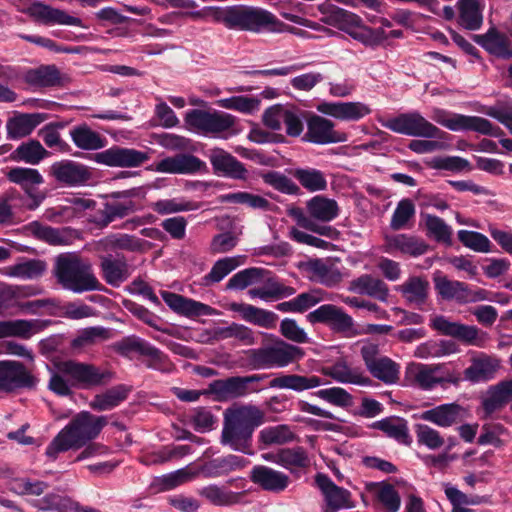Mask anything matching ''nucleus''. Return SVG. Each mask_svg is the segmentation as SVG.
<instances>
[{"instance_id":"1","label":"nucleus","mask_w":512,"mask_h":512,"mask_svg":"<svg viewBox=\"0 0 512 512\" xmlns=\"http://www.w3.org/2000/svg\"><path fill=\"white\" fill-rule=\"evenodd\" d=\"M48 389L59 397H72L74 389L89 390L105 386L113 379V372L92 363L63 360L54 364Z\"/></svg>"},{"instance_id":"2","label":"nucleus","mask_w":512,"mask_h":512,"mask_svg":"<svg viewBox=\"0 0 512 512\" xmlns=\"http://www.w3.org/2000/svg\"><path fill=\"white\" fill-rule=\"evenodd\" d=\"M263 422L264 414L256 406L246 405L227 409L224 413L220 442L234 451L253 455V433Z\"/></svg>"},{"instance_id":"3","label":"nucleus","mask_w":512,"mask_h":512,"mask_svg":"<svg viewBox=\"0 0 512 512\" xmlns=\"http://www.w3.org/2000/svg\"><path fill=\"white\" fill-rule=\"evenodd\" d=\"M107 423L106 416H96L89 411H81L52 439L46 447L45 454L55 461L60 453L83 448L98 437Z\"/></svg>"},{"instance_id":"4","label":"nucleus","mask_w":512,"mask_h":512,"mask_svg":"<svg viewBox=\"0 0 512 512\" xmlns=\"http://www.w3.org/2000/svg\"><path fill=\"white\" fill-rule=\"evenodd\" d=\"M213 18L229 30L251 33L281 32L285 27V24L276 15L258 6L218 7L213 12Z\"/></svg>"},{"instance_id":"5","label":"nucleus","mask_w":512,"mask_h":512,"mask_svg":"<svg viewBox=\"0 0 512 512\" xmlns=\"http://www.w3.org/2000/svg\"><path fill=\"white\" fill-rule=\"evenodd\" d=\"M319 12L323 15L321 21L347 33L354 40L365 46L375 47L387 40L383 27L372 28L363 24L362 18L348 10L331 3L318 5Z\"/></svg>"},{"instance_id":"6","label":"nucleus","mask_w":512,"mask_h":512,"mask_svg":"<svg viewBox=\"0 0 512 512\" xmlns=\"http://www.w3.org/2000/svg\"><path fill=\"white\" fill-rule=\"evenodd\" d=\"M54 274L58 283L74 293L101 290V283L89 263L76 253H61L55 258Z\"/></svg>"},{"instance_id":"7","label":"nucleus","mask_w":512,"mask_h":512,"mask_svg":"<svg viewBox=\"0 0 512 512\" xmlns=\"http://www.w3.org/2000/svg\"><path fill=\"white\" fill-rule=\"evenodd\" d=\"M247 359L253 369L284 368L304 357L302 348L276 338L271 344L249 349Z\"/></svg>"},{"instance_id":"8","label":"nucleus","mask_w":512,"mask_h":512,"mask_svg":"<svg viewBox=\"0 0 512 512\" xmlns=\"http://www.w3.org/2000/svg\"><path fill=\"white\" fill-rule=\"evenodd\" d=\"M433 284L437 295L444 301H454L459 305L493 301L494 293L479 287H472L466 282L451 280L441 271L433 274Z\"/></svg>"},{"instance_id":"9","label":"nucleus","mask_w":512,"mask_h":512,"mask_svg":"<svg viewBox=\"0 0 512 512\" xmlns=\"http://www.w3.org/2000/svg\"><path fill=\"white\" fill-rule=\"evenodd\" d=\"M269 377V374H251L217 379L209 383L204 393L213 395L214 399L219 402L238 399L260 392L262 389L257 384Z\"/></svg>"},{"instance_id":"10","label":"nucleus","mask_w":512,"mask_h":512,"mask_svg":"<svg viewBox=\"0 0 512 512\" xmlns=\"http://www.w3.org/2000/svg\"><path fill=\"white\" fill-rule=\"evenodd\" d=\"M380 124L392 132L423 138L447 139L448 133L425 119L419 112L401 113L388 119H380Z\"/></svg>"},{"instance_id":"11","label":"nucleus","mask_w":512,"mask_h":512,"mask_svg":"<svg viewBox=\"0 0 512 512\" xmlns=\"http://www.w3.org/2000/svg\"><path fill=\"white\" fill-rule=\"evenodd\" d=\"M88 159L107 167L138 168L150 159V155L135 148L112 145L100 152L89 154Z\"/></svg>"},{"instance_id":"12","label":"nucleus","mask_w":512,"mask_h":512,"mask_svg":"<svg viewBox=\"0 0 512 512\" xmlns=\"http://www.w3.org/2000/svg\"><path fill=\"white\" fill-rule=\"evenodd\" d=\"M306 320L312 324H321L332 332L350 336L354 330L353 318L342 307L334 304H323L306 315Z\"/></svg>"},{"instance_id":"13","label":"nucleus","mask_w":512,"mask_h":512,"mask_svg":"<svg viewBox=\"0 0 512 512\" xmlns=\"http://www.w3.org/2000/svg\"><path fill=\"white\" fill-rule=\"evenodd\" d=\"M38 379L19 361H0V392L13 393L36 388Z\"/></svg>"},{"instance_id":"14","label":"nucleus","mask_w":512,"mask_h":512,"mask_svg":"<svg viewBox=\"0 0 512 512\" xmlns=\"http://www.w3.org/2000/svg\"><path fill=\"white\" fill-rule=\"evenodd\" d=\"M49 175L62 187L85 186L93 177L90 167L70 159L52 163Z\"/></svg>"},{"instance_id":"15","label":"nucleus","mask_w":512,"mask_h":512,"mask_svg":"<svg viewBox=\"0 0 512 512\" xmlns=\"http://www.w3.org/2000/svg\"><path fill=\"white\" fill-rule=\"evenodd\" d=\"M307 131L302 140L316 145L345 142L348 136L345 132L335 130V123L320 115L310 113L306 118Z\"/></svg>"},{"instance_id":"16","label":"nucleus","mask_w":512,"mask_h":512,"mask_svg":"<svg viewBox=\"0 0 512 512\" xmlns=\"http://www.w3.org/2000/svg\"><path fill=\"white\" fill-rule=\"evenodd\" d=\"M6 176L11 183L19 185L25 194L30 197L28 210L37 209L45 200L46 194L38 189V186L44 183V178L37 169L13 167L7 172Z\"/></svg>"},{"instance_id":"17","label":"nucleus","mask_w":512,"mask_h":512,"mask_svg":"<svg viewBox=\"0 0 512 512\" xmlns=\"http://www.w3.org/2000/svg\"><path fill=\"white\" fill-rule=\"evenodd\" d=\"M186 123L204 133H221L229 130L235 123V117L222 111L192 109L187 112Z\"/></svg>"},{"instance_id":"18","label":"nucleus","mask_w":512,"mask_h":512,"mask_svg":"<svg viewBox=\"0 0 512 512\" xmlns=\"http://www.w3.org/2000/svg\"><path fill=\"white\" fill-rule=\"evenodd\" d=\"M208 158L215 175L233 180H247L249 172L245 165L224 149H212Z\"/></svg>"},{"instance_id":"19","label":"nucleus","mask_w":512,"mask_h":512,"mask_svg":"<svg viewBox=\"0 0 512 512\" xmlns=\"http://www.w3.org/2000/svg\"><path fill=\"white\" fill-rule=\"evenodd\" d=\"M157 172L170 174H196L207 172L204 161L190 153H178L160 160L155 167Z\"/></svg>"},{"instance_id":"20","label":"nucleus","mask_w":512,"mask_h":512,"mask_svg":"<svg viewBox=\"0 0 512 512\" xmlns=\"http://www.w3.org/2000/svg\"><path fill=\"white\" fill-rule=\"evenodd\" d=\"M430 326L442 335L451 336L468 345L480 346V330L476 326L451 322L443 315L434 317Z\"/></svg>"},{"instance_id":"21","label":"nucleus","mask_w":512,"mask_h":512,"mask_svg":"<svg viewBox=\"0 0 512 512\" xmlns=\"http://www.w3.org/2000/svg\"><path fill=\"white\" fill-rule=\"evenodd\" d=\"M249 478L263 491L276 494L285 491L290 484V478L287 474L265 465L253 466Z\"/></svg>"},{"instance_id":"22","label":"nucleus","mask_w":512,"mask_h":512,"mask_svg":"<svg viewBox=\"0 0 512 512\" xmlns=\"http://www.w3.org/2000/svg\"><path fill=\"white\" fill-rule=\"evenodd\" d=\"M27 14L45 25L59 24L85 27L80 18L71 16L66 11L54 8L41 1H34L27 9Z\"/></svg>"},{"instance_id":"23","label":"nucleus","mask_w":512,"mask_h":512,"mask_svg":"<svg viewBox=\"0 0 512 512\" xmlns=\"http://www.w3.org/2000/svg\"><path fill=\"white\" fill-rule=\"evenodd\" d=\"M164 302L175 313L185 317L210 316L215 314V309L207 304L186 298L180 294L169 291H161Z\"/></svg>"},{"instance_id":"24","label":"nucleus","mask_w":512,"mask_h":512,"mask_svg":"<svg viewBox=\"0 0 512 512\" xmlns=\"http://www.w3.org/2000/svg\"><path fill=\"white\" fill-rule=\"evenodd\" d=\"M429 245L421 238L409 234L386 235L384 251L389 254L400 252L411 257H418L428 251Z\"/></svg>"},{"instance_id":"25","label":"nucleus","mask_w":512,"mask_h":512,"mask_svg":"<svg viewBox=\"0 0 512 512\" xmlns=\"http://www.w3.org/2000/svg\"><path fill=\"white\" fill-rule=\"evenodd\" d=\"M472 39L489 54L497 58L504 60L512 58V47L508 36L494 26L490 27L484 34H474Z\"/></svg>"},{"instance_id":"26","label":"nucleus","mask_w":512,"mask_h":512,"mask_svg":"<svg viewBox=\"0 0 512 512\" xmlns=\"http://www.w3.org/2000/svg\"><path fill=\"white\" fill-rule=\"evenodd\" d=\"M315 482L324 495L326 505L340 510L353 507L351 492L337 486L328 475L317 473Z\"/></svg>"},{"instance_id":"27","label":"nucleus","mask_w":512,"mask_h":512,"mask_svg":"<svg viewBox=\"0 0 512 512\" xmlns=\"http://www.w3.org/2000/svg\"><path fill=\"white\" fill-rule=\"evenodd\" d=\"M229 310L239 313L246 322L265 329H274L279 319L273 311L247 303L232 302L229 305Z\"/></svg>"},{"instance_id":"28","label":"nucleus","mask_w":512,"mask_h":512,"mask_svg":"<svg viewBox=\"0 0 512 512\" xmlns=\"http://www.w3.org/2000/svg\"><path fill=\"white\" fill-rule=\"evenodd\" d=\"M328 382L317 375H299V374H285L279 373L276 377L270 380L269 388L275 389H290L295 392H302L305 390L313 389Z\"/></svg>"},{"instance_id":"29","label":"nucleus","mask_w":512,"mask_h":512,"mask_svg":"<svg viewBox=\"0 0 512 512\" xmlns=\"http://www.w3.org/2000/svg\"><path fill=\"white\" fill-rule=\"evenodd\" d=\"M47 325V321L37 319L3 320L0 321V339L17 337L27 340L36 332L43 330Z\"/></svg>"},{"instance_id":"30","label":"nucleus","mask_w":512,"mask_h":512,"mask_svg":"<svg viewBox=\"0 0 512 512\" xmlns=\"http://www.w3.org/2000/svg\"><path fill=\"white\" fill-rule=\"evenodd\" d=\"M463 411L462 406L457 403H446L423 411L420 419L447 428L461 422Z\"/></svg>"},{"instance_id":"31","label":"nucleus","mask_w":512,"mask_h":512,"mask_svg":"<svg viewBox=\"0 0 512 512\" xmlns=\"http://www.w3.org/2000/svg\"><path fill=\"white\" fill-rule=\"evenodd\" d=\"M45 118L46 115L42 113L16 112L6 122L7 137L9 139H20L28 136Z\"/></svg>"},{"instance_id":"32","label":"nucleus","mask_w":512,"mask_h":512,"mask_svg":"<svg viewBox=\"0 0 512 512\" xmlns=\"http://www.w3.org/2000/svg\"><path fill=\"white\" fill-rule=\"evenodd\" d=\"M100 260L102 277L107 284L113 287H119L129 278V265L123 256L114 257L109 254L101 256Z\"/></svg>"},{"instance_id":"33","label":"nucleus","mask_w":512,"mask_h":512,"mask_svg":"<svg viewBox=\"0 0 512 512\" xmlns=\"http://www.w3.org/2000/svg\"><path fill=\"white\" fill-rule=\"evenodd\" d=\"M248 464V460L242 456L229 454L224 457L214 458L206 462L201 467V472L205 477L215 478L226 475L230 472L243 469Z\"/></svg>"},{"instance_id":"34","label":"nucleus","mask_w":512,"mask_h":512,"mask_svg":"<svg viewBox=\"0 0 512 512\" xmlns=\"http://www.w3.org/2000/svg\"><path fill=\"white\" fill-rule=\"evenodd\" d=\"M370 427L382 431L387 437L396 440L400 444L409 446L412 443L408 424L404 418L398 416L386 417L372 423Z\"/></svg>"},{"instance_id":"35","label":"nucleus","mask_w":512,"mask_h":512,"mask_svg":"<svg viewBox=\"0 0 512 512\" xmlns=\"http://www.w3.org/2000/svg\"><path fill=\"white\" fill-rule=\"evenodd\" d=\"M27 84L34 87L50 88L62 85L60 70L55 65H41L29 69L24 76Z\"/></svg>"},{"instance_id":"36","label":"nucleus","mask_w":512,"mask_h":512,"mask_svg":"<svg viewBox=\"0 0 512 512\" xmlns=\"http://www.w3.org/2000/svg\"><path fill=\"white\" fill-rule=\"evenodd\" d=\"M309 218L324 223L334 220L339 215V206L334 199L323 195L312 197L306 204Z\"/></svg>"},{"instance_id":"37","label":"nucleus","mask_w":512,"mask_h":512,"mask_svg":"<svg viewBox=\"0 0 512 512\" xmlns=\"http://www.w3.org/2000/svg\"><path fill=\"white\" fill-rule=\"evenodd\" d=\"M439 369L438 366L416 364L408 370V373L413 377L417 386L423 390H430L436 384L443 382L458 383V378L455 377H437L435 374Z\"/></svg>"},{"instance_id":"38","label":"nucleus","mask_w":512,"mask_h":512,"mask_svg":"<svg viewBox=\"0 0 512 512\" xmlns=\"http://www.w3.org/2000/svg\"><path fill=\"white\" fill-rule=\"evenodd\" d=\"M512 400V378L510 380L501 381L497 385L492 386L489 396L482 402V407L487 416L501 409Z\"/></svg>"},{"instance_id":"39","label":"nucleus","mask_w":512,"mask_h":512,"mask_svg":"<svg viewBox=\"0 0 512 512\" xmlns=\"http://www.w3.org/2000/svg\"><path fill=\"white\" fill-rule=\"evenodd\" d=\"M70 136L76 147L82 150H98L106 146L107 140L88 125L82 124L70 130Z\"/></svg>"},{"instance_id":"40","label":"nucleus","mask_w":512,"mask_h":512,"mask_svg":"<svg viewBox=\"0 0 512 512\" xmlns=\"http://www.w3.org/2000/svg\"><path fill=\"white\" fill-rule=\"evenodd\" d=\"M198 494L214 506H231L239 504L244 496V492H234L215 484L202 487L198 490Z\"/></svg>"},{"instance_id":"41","label":"nucleus","mask_w":512,"mask_h":512,"mask_svg":"<svg viewBox=\"0 0 512 512\" xmlns=\"http://www.w3.org/2000/svg\"><path fill=\"white\" fill-rule=\"evenodd\" d=\"M499 367L497 360L484 356L475 358L469 367L464 370L465 379L478 383L491 380Z\"/></svg>"},{"instance_id":"42","label":"nucleus","mask_w":512,"mask_h":512,"mask_svg":"<svg viewBox=\"0 0 512 512\" xmlns=\"http://www.w3.org/2000/svg\"><path fill=\"white\" fill-rule=\"evenodd\" d=\"M49 152L37 140L21 143L9 156L12 161L25 162L30 165L39 164Z\"/></svg>"},{"instance_id":"43","label":"nucleus","mask_w":512,"mask_h":512,"mask_svg":"<svg viewBox=\"0 0 512 512\" xmlns=\"http://www.w3.org/2000/svg\"><path fill=\"white\" fill-rule=\"evenodd\" d=\"M130 388L124 384L108 389L105 393L97 394L90 402V407L95 411H107L120 405L127 399Z\"/></svg>"},{"instance_id":"44","label":"nucleus","mask_w":512,"mask_h":512,"mask_svg":"<svg viewBox=\"0 0 512 512\" xmlns=\"http://www.w3.org/2000/svg\"><path fill=\"white\" fill-rule=\"evenodd\" d=\"M136 211V204L129 200L127 202H106L104 209L99 211L95 223L101 227H107L115 219L124 218Z\"/></svg>"},{"instance_id":"45","label":"nucleus","mask_w":512,"mask_h":512,"mask_svg":"<svg viewBox=\"0 0 512 512\" xmlns=\"http://www.w3.org/2000/svg\"><path fill=\"white\" fill-rule=\"evenodd\" d=\"M220 203H234L247 205L252 209L273 211L275 205L266 198L245 191L222 194L218 197Z\"/></svg>"},{"instance_id":"46","label":"nucleus","mask_w":512,"mask_h":512,"mask_svg":"<svg viewBox=\"0 0 512 512\" xmlns=\"http://www.w3.org/2000/svg\"><path fill=\"white\" fill-rule=\"evenodd\" d=\"M290 174L309 192L323 191L327 188V179L321 170L316 168H296Z\"/></svg>"},{"instance_id":"47","label":"nucleus","mask_w":512,"mask_h":512,"mask_svg":"<svg viewBox=\"0 0 512 512\" xmlns=\"http://www.w3.org/2000/svg\"><path fill=\"white\" fill-rule=\"evenodd\" d=\"M287 213L288 216L296 221L299 227L305 230L330 239H335L339 234L338 230L332 226L316 223L313 219L309 218L300 207L292 206L288 209Z\"/></svg>"},{"instance_id":"48","label":"nucleus","mask_w":512,"mask_h":512,"mask_svg":"<svg viewBox=\"0 0 512 512\" xmlns=\"http://www.w3.org/2000/svg\"><path fill=\"white\" fill-rule=\"evenodd\" d=\"M352 285L360 294H366L380 301H386L389 295L387 284L383 280L375 278L370 274L361 275L353 280Z\"/></svg>"},{"instance_id":"49","label":"nucleus","mask_w":512,"mask_h":512,"mask_svg":"<svg viewBox=\"0 0 512 512\" xmlns=\"http://www.w3.org/2000/svg\"><path fill=\"white\" fill-rule=\"evenodd\" d=\"M277 464L293 472L294 469L309 467L310 459L302 446L281 448L278 450Z\"/></svg>"},{"instance_id":"50","label":"nucleus","mask_w":512,"mask_h":512,"mask_svg":"<svg viewBox=\"0 0 512 512\" xmlns=\"http://www.w3.org/2000/svg\"><path fill=\"white\" fill-rule=\"evenodd\" d=\"M202 207V202L187 200L183 197L161 199L152 203L151 208L160 215H169L179 212L198 210Z\"/></svg>"},{"instance_id":"51","label":"nucleus","mask_w":512,"mask_h":512,"mask_svg":"<svg viewBox=\"0 0 512 512\" xmlns=\"http://www.w3.org/2000/svg\"><path fill=\"white\" fill-rule=\"evenodd\" d=\"M459 23L467 30H478L483 22L482 12L477 0H459Z\"/></svg>"},{"instance_id":"52","label":"nucleus","mask_w":512,"mask_h":512,"mask_svg":"<svg viewBox=\"0 0 512 512\" xmlns=\"http://www.w3.org/2000/svg\"><path fill=\"white\" fill-rule=\"evenodd\" d=\"M259 442L268 447L271 445H284L295 439V434L285 424L263 428L258 435Z\"/></svg>"},{"instance_id":"53","label":"nucleus","mask_w":512,"mask_h":512,"mask_svg":"<svg viewBox=\"0 0 512 512\" xmlns=\"http://www.w3.org/2000/svg\"><path fill=\"white\" fill-rule=\"evenodd\" d=\"M47 269L45 261L40 259H25L24 261L7 268V274L21 279H35L41 277Z\"/></svg>"},{"instance_id":"54","label":"nucleus","mask_w":512,"mask_h":512,"mask_svg":"<svg viewBox=\"0 0 512 512\" xmlns=\"http://www.w3.org/2000/svg\"><path fill=\"white\" fill-rule=\"evenodd\" d=\"M324 373L340 383H352L357 385H367L370 383L368 377L350 369L345 362H336L332 367L326 369Z\"/></svg>"},{"instance_id":"55","label":"nucleus","mask_w":512,"mask_h":512,"mask_svg":"<svg viewBox=\"0 0 512 512\" xmlns=\"http://www.w3.org/2000/svg\"><path fill=\"white\" fill-rule=\"evenodd\" d=\"M108 338V329L101 326L88 327L79 332L77 337L71 341L70 347L74 351H80L83 348L95 345L99 340H107Z\"/></svg>"},{"instance_id":"56","label":"nucleus","mask_w":512,"mask_h":512,"mask_svg":"<svg viewBox=\"0 0 512 512\" xmlns=\"http://www.w3.org/2000/svg\"><path fill=\"white\" fill-rule=\"evenodd\" d=\"M265 272V269L258 267H250L243 269L234 274L228 280L226 284V289L244 290L248 286L260 282Z\"/></svg>"},{"instance_id":"57","label":"nucleus","mask_w":512,"mask_h":512,"mask_svg":"<svg viewBox=\"0 0 512 512\" xmlns=\"http://www.w3.org/2000/svg\"><path fill=\"white\" fill-rule=\"evenodd\" d=\"M263 182L275 190L287 195L301 194L300 187L295 184L289 177L275 170L267 171L261 174Z\"/></svg>"},{"instance_id":"58","label":"nucleus","mask_w":512,"mask_h":512,"mask_svg":"<svg viewBox=\"0 0 512 512\" xmlns=\"http://www.w3.org/2000/svg\"><path fill=\"white\" fill-rule=\"evenodd\" d=\"M310 113L295 106L287 108L282 116L286 134L290 137H299L304 131V121L306 122Z\"/></svg>"},{"instance_id":"59","label":"nucleus","mask_w":512,"mask_h":512,"mask_svg":"<svg viewBox=\"0 0 512 512\" xmlns=\"http://www.w3.org/2000/svg\"><path fill=\"white\" fill-rule=\"evenodd\" d=\"M239 265L237 258L225 257L217 260L212 266L210 272L202 278L201 284L209 286L211 284L219 283L228 274H230Z\"/></svg>"},{"instance_id":"60","label":"nucleus","mask_w":512,"mask_h":512,"mask_svg":"<svg viewBox=\"0 0 512 512\" xmlns=\"http://www.w3.org/2000/svg\"><path fill=\"white\" fill-rule=\"evenodd\" d=\"M433 119L451 131H468L471 116L436 109Z\"/></svg>"},{"instance_id":"61","label":"nucleus","mask_w":512,"mask_h":512,"mask_svg":"<svg viewBox=\"0 0 512 512\" xmlns=\"http://www.w3.org/2000/svg\"><path fill=\"white\" fill-rule=\"evenodd\" d=\"M214 334L219 340L235 338L245 345H253L255 343V336L252 329L238 323H232L227 327H218L215 329Z\"/></svg>"},{"instance_id":"62","label":"nucleus","mask_w":512,"mask_h":512,"mask_svg":"<svg viewBox=\"0 0 512 512\" xmlns=\"http://www.w3.org/2000/svg\"><path fill=\"white\" fill-rule=\"evenodd\" d=\"M49 488V484L30 478H14L9 482L8 489L14 494L40 496Z\"/></svg>"},{"instance_id":"63","label":"nucleus","mask_w":512,"mask_h":512,"mask_svg":"<svg viewBox=\"0 0 512 512\" xmlns=\"http://www.w3.org/2000/svg\"><path fill=\"white\" fill-rule=\"evenodd\" d=\"M368 370L386 384H393L399 379V366L388 357L379 358Z\"/></svg>"},{"instance_id":"64","label":"nucleus","mask_w":512,"mask_h":512,"mask_svg":"<svg viewBox=\"0 0 512 512\" xmlns=\"http://www.w3.org/2000/svg\"><path fill=\"white\" fill-rule=\"evenodd\" d=\"M415 205L411 199L400 200L392 214L390 227L394 231L405 228L408 222L415 216Z\"/></svg>"}]
</instances>
